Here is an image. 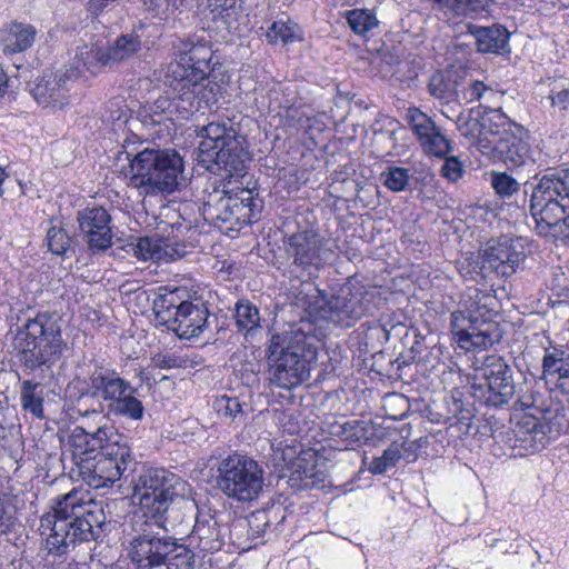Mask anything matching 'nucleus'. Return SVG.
<instances>
[{"label": "nucleus", "instance_id": "c03bdc74", "mask_svg": "<svg viewBox=\"0 0 569 569\" xmlns=\"http://www.w3.org/2000/svg\"><path fill=\"white\" fill-rule=\"evenodd\" d=\"M47 243L53 254L62 256L70 249L71 238L63 228L53 226L47 232Z\"/></svg>", "mask_w": 569, "mask_h": 569}, {"label": "nucleus", "instance_id": "20e7f679", "mask_svg": "<svg viewBox=\"0 0 569 569\" xmlns=\"http://www.w3.org/2000/svg\"><path fill=\"white\" fill-rule=\"evenodd\" d=\"M104 525L102 506L77 490L58 497L52 510L40 518L46 548L54 556L66 555L77 543L99 539Z\"/></svg>", "mask_w": 569, "mask_h": 569}, {"label": "nucleus", "instance_id": "58836bf2", "mask_svg": "<svg viewBox=\"0 0 569 569\" xmlns=\"http://www.w3.org/2000/svg\"><path fill=\"white\" fill-rule=\"evenodd\" d=\"M380 180L388 190L400 192L408 188L410 172L407 168L390 166L381 172Z\"/></svg>", "mask_w": 569, "mask_h": 569}, {"label": "nucleus", "instance_id": "a19ab883", "mask_svg": "<svg viewBox=\"0 0 569 569\" xmlns=\"http://www.w3.org/2000/svg\"><path fill=\"white\" fill-rule=\"evenodd\" d=\"M401 447L397 442L391 443L380 457L373 458L369 466V471L372 475H382L388 469L396 467L401 459Z\"/></svg>", "mask_w": 569, "mask_h": 569}, {"label": "nucleus", "instance_id": "7ed1b4c3", "mask_svg": "<svg viewBox=\"0 0 569 569\" xmlns=\"http://www.w3.org/2000/svg\"><path fill=\"white\" fill-rule=\"evenodd\" d=\"M211 48L207 41L189 38L178 47V60L170 67V88L173 96L159 97L151 110L153 116L171 119L177 114L182 119L208 108L216 101L212 88L207 89L203 81L211 70Z\"/></svg>", "mask_w": 569, "mask_h": 569}, {"label": "nucleus", "instance_id": "2eb2a0df", "mask_svg": "<svg viewBox=\"0 0 569 569\" xmlns=\"http://www.w3.org/2000/svg\"><path fill=\"white\" fill-rule=\"evenodd\" d=\"M139 465L127 437L122 435V441L114 439L92 457L81 458L79 470L89 487L101 489L113 486L121 478L127 479Z\"/></svg>", "mask_w": 569, "mask_h": 569}, {"label": "nucleus", "instance_id": "393cba45", "mask_svg": "<svg viewBox=\"0 0 569 569\" xmlns=\"http://www.w3.org/2000/svg\"><path fill=\"white\" fill-rule=\"evenodd\" d=\"M452 339L458 347L465 351L475 348L486 349L488 345H492L491 336L486 331H476L470 319H467L462 312H453L450 322Z\"/></svg>", "mask_w": 569, "mask_h": 569}, {"label": "nucleus", "instance_id": "6e6d98bb", "mask_svg": "<svg viewBox=\"0 0 569 569\" xmlns=\"http://www.w3.org/2000/svg\"><path fill=\"white\" fill-rule=\"evenodd\" d=\"M327 129V123L323 120V116L321 114H311L308 118L303 127L305 133L312 141L313 144H317L318 137Z\"/></svg>", "mask_w": 569, "mask_h": 569}, {"label": "nucleus", "instance_id": "37998d69", "mask_svg": "<svg viewBox=\"0 0 569 569\" xmlns=\"http://www.w3.org/2000/svg\"><path fill=\"white\" fill-rule=\"evenodd\" d=\"M479 121V134H498V110L486 106H478L471 109Z\"/></svg>", "mask_w": 569, "mask_h": 569}, {"label": "nucleus", "instance_id": "c756f323", "mask_svg": "<svg viewBox=\"0 0 569 569\" xmlns=\"http://www.w3.org/2000/svg\"><path fill=\"white\" fill-rule=\"evenodd\" d=\"M433 11L463 16L487 10L496 0H427Z\"/></svg>", "mask_w": 569, "mask_h": 569}, {"label": "nucleus", "instance_id": "0eeeda50", "mask_svg": "<svg viewBox=\"0 0 569 569\" xmlns=\"http://www.w3.org/2000/svg\"><path fill=\"white\" fill-rule=\"evenodd\" d=\"M537 233L556 246L569 244V167L549 169L530 198Z\"/></svg>", "mask_w": 569, "mask_h": 569}, {"label": "nucleus", "instance_id": "bb28decb", "mask_svg": "<svg viewBox=\"0 0 569 569\" xmlns=\"http://www.w3.org/2000/svg\"><path fill=\"white\" fill-rule=\"evenodd\" d=\"M109 66L104 47L79 46L76 49L73 61L66 70H76L78 78L84 72L94 73L100 67Z\"/></svg>", "mask_w": 569, "mask_h": 569}, {"label": "nucleus", "instance_id": "aec40b11", "mask_svg": "<svg viewBox=\"0 0 569 569\" xmlns=\"http://www.w3.org/2000/svg\"><path fill=\"white\" fill-rule=\"evenodd\" d=\"M77 79L76 70L44 74L30 84V93L39 104L46 108L62 109L69 103V92Z\"/></svg>", "mask_w": 569, "mask_h": 569}, {"label": "nucleus", "instance_id": "1a4fd4ad", "mask_svg": "<svg viewBox=\"0 0 569 569\" xmlns=\"http://www.w3.org/2000/svg\"><path fill=\"white\" fill-rule=\"evenodd\" d=\"M528 131L526 128L512 121L500 110V161L510 173L500 171V214L512 220L513 227L525 218V197L521 194V184L525 177L518 170L525 164L529 153Z\"/></svg>", "mask_w": 569, "mask_h": 569}, {"label": "nucleus", "instance_id": "b1692460", "mask_svg": "<svg viewBox=\"0 0 569 569\" xmlns=\"http://www.w3.org/2000/svg\"><path fill=\"white\" fill-rule=\"evenodd\" d=\"M37 28L30 23L11 21L0 29V48L4 56L11 57L29 50L37 37Z\"/></svg>", "mask_w": 569, "mask_h": 569}, {"label": "nucleus", "instance_id": "de8ad7c7", "mask_svg": "<svg viewBox=\"0 0 569 569\" xmlns=\"http://www.w3.org/2000/svg\"><path fill=\"white\" fill-rule=\"evenodd\" d=\"M498 377L486 378L483 382L475 385L477 397L487 407H498Z\"/></svg>", "mask_w": 569, "mask_h": 569}, {"label": "nucleus", "instance_id": "39448f33", "mask_svg": "<svg viewBox=\"0 0 569 569\" xmlns=\"http://www.w3.org/2000/svg\"><path fill=\"white\" fill-rule=\"evenodd\" d=\"M68 349L62 337V317L56 311H39L17 328L13 352L24 375L46 378L63 359Z\"/></svg>", "mask_w": 569, "mask_h": 569}, {"label": "nucleus", "instance_id": "f3484780", "mask_svg": "<svg viewBox=\"0 0 569 569\" xmlns=\"http://www.w3.org/2000/svg\"><path fill=\"white\" fill-rule=\"evenodd\" d=\"M196 521L190 535V543L203 553L219 551L229 533L223 519L226 511L217 509L209 499L196 501Z\"/></svg>", "mask_w": 569, "mask_h": 569}, {"label": "nucleus", "instance_id": "f8f14e48", "mask_svg": "<svg viewBox=\"0 0 569 569\" xmlns=\"http://www.w3.org/2000/svg\"><path fill=\"white\" fill-rule=\"evenodd\" d=\"M377 300L380 299L373 289L345 284L332 293L316 288L313 295L307 296L305 308L315 320L350 328L363 316L375 313Z\"/></svg>", "mask_w": 569, "mask_h": 569}, {"label": "nucleus", "instance_id": "680f3d73", "mask_svg": "<svg viewBox=\"0 0 569 569\" xmlns=\"http://www.w3.org/2000/svg\"><path fill=\"white\" fill-rule=\"evenodd\" d=\"M510 32L500 24V57H509L511 48L509 47L508 40Z\"/></svg>", "mask_w": 569, "mask_h": 569}, {"label": "nucleus", "instance_id": "423d86ee", "mask_svg": "<svg viewBox=\"0 0 569 569\" xmlns=\"http://www.w3.org/2000/svg\"><path fill=\"white\" fill-rule=\"evenodd\" d=\"M319 343L320 337L311 321L301 320L289 332L272 335L267 347L270 382L291 389L308 380L317 361Z\"/></svg>", "mask_w": 569, "mask_h": 569}, {"label": "nucleus", "instance_id": "a211bd4d", "mask_svg": "<svg viewBox=\"0 0 569 569\" xmlns=\"http://www.w3.org/2000/svg\"><path fill=\"white\" fill-rule=\"evenodd\" d=\"M78 234L91 254H100L113 244L112 218L102 206L89 204L77 212Z\"/></svg>", "mask_w": 569, "mask_h": 569}, {"label": "nucleus", "instance_id": "72a5a7b5", "mask_svg": "<svg viewBox=\"0 0 569 569\" xmlns=\"http://www.w3.org/2000/svg\"><path fill=\"white\" fill-rule=\"evenodd\" d=\"M422 151L432 157L445 158L451 152V141L446 137L440 127L418 140Z\"/></svg>", "mask_w": 569, "mask_h": 569}, {"label": "nucleus", "instance_id": "c9c22d12", "mask_svg": "<svg viewBox=\"0 0 569 569\" xmlns=\"http://www.w3.org/2000/svg\"><path fill=\"white\" fill-rule=\"evenodd\" d=\"M403 119L412 131L417 141L439 127L436 124L431 117L422 112L417 107H409L406 110Z\"/></svg>", "mask_w": 569, "mask_h": 569}, {"label": "nucleus", "instance_id": "4be33fe9", "mask_svg": "<svg viewBox=\"0 0 569 569\" xmlns=\"http://www.w3.org/2000/svg\"><path fill=\"white\" fill-rule=\"evenodd\" d=\"M209 315L208 307L199 298L189 307L182 308L166 326L181 339L198 338L209 327Z\"/></svg>", "mask_w": 569, "mask_h": 569}, {"label": "nucleus", "instance_id": "0e129e2a", "mask_svg": "<svg viewBox=\"0 0 569 569\" xmlns=\"http://www.w3.org/2000/svg\"><path fill=\"white\" fill-rule=\"evenodd\" d=\"M9 89V78L4 72L3 68L0 66V97H3Z\"/></svg>", "mask_w": 569, "mask_h": 569}, {"label": "nucleus", "instance_id": "4d7b16f0", "mask_svg": "<svg viewBox=\"0 0 569 569\" xmlns=\"http://www.w3.org/2000/svg\"><path fill=\"white\" fill-rule=\"evenodd\" d=\"M478 138V150L482 156L488 159H496L498 157V134H479Z\"/></svg>", "mask_w": 569, "mask_h": 569}, {"label": "nucleus", "instance_id": "9d476101", "mask_svg": "<svg viewBox=\"0 0 569 569\" xmlns=\"http://www.w3.org/2000/svg\"><path fill=\"white\" fill-rule=\"evenodd\" d=\"M129 557L137 569H193L194 553L169 536L166 525L136 520Z\"/></svg>", "mask_w": 569, "mask_h": 569}, {"label": "nucleus", "instance_id": "412c9836", "mask_svg": "<svg viewBox=\"0 0 569 569\" xmlns=\"http://www.w3.org/2000/svg\"><path fill=\"white\" fill-rule=\"evenodd\" d=\"M114 439L122 441V433L107 423L99 426L94 431H89L83 426H76L69 436V445L73 449V453L80 456L81 459L92 457Z\"/></svg>", "mask_w": 569, "mask_h": 569}, {"label": "nucleus", "instance_id": "4468645a", "mask_svg": "<svg viewBox=\"0 0 569 569\" xmlns=\"http://www.w3.org/2000/svg\"><path fill=\"white\" fill-rule=\"evenodd\" d=\"M283 249L290 264L309 276L322 268L332 253L312 212L297 213L295 230L283 236Z\"/></svg>", "mask_w": 569, "mask_h": 569}, {"label": "nucleus", "instance_id": "6ab92c4d", "mask_svg": "<svg viewBox=\"0 0 569 569\" xmlns=\"http://www.w3.org/2000/svg\"><path fill=\"white\" fill-rule=\"evenodd\" d=\"M520 228L523 220L513 227L512 220L500 217V276L507 279L523 268L530 253L529 239L518 234Z\"/></svg>", "mask_w": 569, "mask_h": 569}, {"label": "nucleus", "instance_id": "f257e3e1", "mask_svg": "<svg viewBox=\"0 0 569 569\" xmlns=\"http://www.w3.org/2000/svg\"><path fill=\"white\" fill-rule=\"evenodd\" d=\"M197 136V161L206 170L219 174L207 188L203 200V219L217 227L229 223V229H242L260 219L263 200L258 192L246 188H229L232 178L247 172L249 152L244 148V137L231 126L210 122L202 126Z\"/></svg>", "mask_w": 569, "mask_h": 569}, {"label": "nucleus", "instance_id": "6e6552de", "mask_svg": "<svg viewBox=\"0 0 569 569\" xmlns=\"http://www.w3.org/2000/svg\"><path fill=\"white\" fill-rule=\"evenodd\" d=\"M130 140H126L127 158L130 161L129 186L140 196L171 194L186 184L184 161L171 148H143L129 151Z\"/></svg>", "mask_w": 569, "mask_h": 569}, {"label": "nucleus", "instance_id": "603ef678", "mask_svg": "<svg viewBox=\"0 0 569 569\" xmlns=\"http://www.w3.org/2000/svg\"><path fill=\"white\" fill-rule=\"evenodd\" d=\"M440 172L448 181L456 182L462 177L465 167L457 157H445V162L441 166Z\"/></svg>", "mask_w": 569, "mask_h": 569}, {"label": "nucleus", "instance_id": "052dcab7", "mask_svg": "<svg viewBox=\"0 0 569 569\" xmlns=\"http://www.w3.org/2000/svg\"><path fill=\"white\" fill-rule=\"evenodd\" d=\"M555 383L556 388L559 389L563 395H569V363L567 367L561 369L553 376V379H549Z\"/></svg>", "mask_w": 569, "mask_h": 569}, {"label": "nucleus", "instance_id": "a878e982", "mask_svg": "<svg viewBox=\"0 0 569 569\" xmlns=\"http://www.w3.org/2000/svg\"><path fill=\"white\" fill-rule=\"evenodd\" d=\"M326 475L317 468L316 462L297 458L291 467L288 483L295 491L325 486Z\"/></svg>", "mask_w": 569, "mask_h": 569}, {"label": "nucleus", "instance_id": "4c0bfd02", "mask_svg": "<svg viewBox=\"0 0 569 569\" xmlns=\"http://www.w3.org/2000/svg\"><path fill=\"white\" fill-rule=\"evenodd\" d=\"M347 22L350 29L359 36H366L378 26L375 13L369 9H352L347 12Z\"/></svg>", "mask_w": 569, "mask_h": 569}, {"label": "nucleus", "instance_id": "774afa93", "mask_svg": "<svg viewBox=\"0 0 569 569\" xmlns=\"http://www.w3.org/2000/svg\"><path fill=\"white\" fill-rule=\"evenodd\" d=\"M421 348V343L419 341H416L415 345L411 347L412 352L419 351Z\"/></svg>", "mask_w": 569, "mask_h": 569}, {"label": "nucleus", "instance_id": "9b49d317", "mask_svg": "<svg viewBox=\"0 0 569 569\" xmlns=\"http://www.w3.org/2000/svg\"><path fill=\"white\" fill-rule=\"evenodd\" d=\"M133 498L141 515L136 520L166 525L168 512L182 502L188 483L179 475L164 468H147L131 480Z\"/></svg>", "mask_w": 569, "mask_h": 569}, {"label": "nucleus", "instance_id": "e2e57ef3", "mask_svg": "<svg viewBox=\"0 0 569 569\" xmlns=\"http://www.w3.org/2000/svg\"><path fill=\"white\" fill-rule=\"evenodd\" d=\"M496 248L493 246H489L483 251V262L489 263L490 268H492L495 271L498 269V266L496 262L498 261V254L495 253Z\"/></svg>", "mask_w": 569, "mask_h": 569}, {"label": "nucleus", "instance_id": "5fc2aeb1", "mask_svg": "<svg viewBox=\"0 0 569 569\" xmlns=\"http://www.w3.org/2000/svg\"><path fill=\"white\" fill-rule=\"evenodd\" d=\"M216 408L219 412L230 418H237L242 415V405L236 397L222 396L216 402Z\"/></svg>", "mask_w": 569, "mask_h": 569}, {"label": "nucleus", "instance_id": "13d9d810", "mask_svg": "<svg viewBox=\"0 0 569 569\" xmlns=\"http://www.w3.org/2000/svg\"><path fill=\"white\" fill-rule=\"evenodd\" d=\"M458 129L463 136L477 137L479 133V121L477 114H470L467 119L460 117L458 119Z\"/></svg>", "mask_w": 569, "mask_h": 569}, {"label": "nucleus", "instance_id": "5701e85b", "mask_svg": "<svg viewBox=\"0 0 569 569\" xmlns=\"http://www.w3.org/2000/svg\"><path fill=\"white\" fill-rule=\"evenodd\" d=\"M199 299L196 291H191L187 287L164 286L159 288V293L152 302V310L157 319L166 325L173 317L180 313L184 307Z\"/></svg>", "mask_w": 569, "mask_h": 569}, {"label": "nucleus", "instance_id": "cd10ccee", "mask_svg": "<svg viewBox=\"0 0 569 569\" xmlns=\"http://www.w3.org/2000/svg\"><path fill=\"white\" fill-rule=\"evenodd\" d=\"M141 48V37L136 29L119 36L112 44L104 47L109 66L132 58Z\"/></svg>", "mask_w": 569, "mask_h": 569}, {"label": "nucleus", "instance_id": "69168bd1", "mask_svg": "<svg viewBox=\"0 0 569 569\" xmlns=\"http://www.w3.org/2000/svg\"><path fill=\"white\" fill-rule=\"evenodd\" d=\"M490 181H491L492 189L495 190L496 193H498L499 181H498V171L497 170H491Z\"/></svg>", "mask_w": 569, "mask_h": 569}, {"label": "nucleus", "instance_id": "09e8293b", "mask_svg": "<svg viewBox=\"0 0 569 569\" xmlns=\"http://www.w3.org/2000/svg\"><path fill=\"white\" fill-rule=\"evenodd\" d=\"M310 116L309 108L306 106H296L292 104L287 108L284 113L286 123L296 129L302 130L308 118Z\"/></svg>", "mask_w": 569, "mask_h": 569}, {"label": "nucleus", "instance_id": "a18cd8bd", "mask_svg": "<svg viewBox=\"0 0 569 569\" xmlns=\"http://www.w3.org/2000/svg\"><path fill=\"white\" fill-rule=\"evenodd\" d=\"M17 522L16 509L9 495L0 491V536L10 532Z\"/></svg>", "mask_w": 569, "mask_h": 569}, {"label": "nucleus", "instance_id": "c85d7f7f", "mask_svg": "<svg viewBox=\"0 0 569 569\" xmlns=\"http://www.w3.org/2000/svg\"><path fill=\"white\" fill-rule=\"evenodd\" d=\"M20 405L22 410L33 419L44 418V397L41 382L27 379L20 383Z\"/></svg>", "mask_w": 569, "mask_h": 569}, {"label": "nucleus", "instance_id": "79ce46f5", "mask_svg": "<svg viewBox=\"0 0 569 569\" xmlns=\"http://www.w3.org/2000/svg\"><path fill=\"white\" fill-rule=\"evenodd\" d=\"M274 510H259L257 512H253L249 518V527L252 531V535L256 537H262L268 531H274L277 528V523H273L271 521V515ZM284 520V515L281 516L280 521L281 523Z\"/></svg>", "mask_w": 569, "mask_h": 569}, {"label": "nucleus", "instance_id": "864d4df0", "mask_svg": "<svg viewBox=\"0 0 569 569\" xmlns=\"http://www.w3.org/2000/svg\"><path fill=\"white\" fill-rule=\"evenodd\" d=\"M152 363L159 369L184 368L187 360L176 353H157L152 357Z\"/></svg>", "mask_w": 569, "mask_h": 569}, {"label": "nucleus", "instance_id": "7c9ffc66", "mask_svg": "<svg viewBox=\"0 0 569 569\" xmlns=\"http://www.w3.org/2000/svg\"><path fill=\"white\" fill-rule=\"evenodd\" d=\"M569 365V347L567 345H549L545 349L542 373L549 380Z\"/></svg>", "mask_w": 569, "mask_h": 569}, {"label": "nucleus", "instance_id": "2f4dec72", "mask_svg": "<svg viewBox=\"0 0 569 569\" xmlns=\"http://www.w3.org/2000/svg\"><path fill=\"white\" fill-rule=\"evenodd\" d=\"M234 320L238 331L252 335L260 328L259 309L247 299L239 300L234 307Z\"/></svg>", "mask_w": 569, "mask_h": 569}, {"label": "nucleus", "instance_id": "e433bc0d", "mask_svg": "<svg viewBox=\"0 0 569 569\" xmlns=\"http://www.w3.org/2000/svg\"><path fill=\"white\" fill-rule=\"evenodd\" d=\"M267 38L270 43H292L302 39L301 30L299 26L290 20H277L274 21L269 30L267 31Z\"/></svg>", "mask_w": 569, "mask_h": 569}, {"label": "nucleus", "instance_id": "49530a36", "mask_svg": "<svg viewBox=\"0 0 569 569\" xmlns=\"http://www.w3.org/2000/svg\"><path fill=\"white\" fill-rule=\"evenodd\" d=\"M339 435L348 442L361 443L367 440L368 428L362 420H350L340 426Z\"/></svg>", "mask_w": 569, "mask_h": 569}, {"label": "nucleus", "instance_id": "dca6fc26", "mask_svg": "<svg viewBox=\"0 0 569 569\" xmlns=\"http://www.w3.org/2000/svg\"><path fill=\"white\" fill-rule=\"evenodd\" d=\"M530 403L520 399L507 409L508 425H502L500 438L511 452L509 457L525 456L541 450L547 441L550 426L529 412Z\"/></svg>", "mask_w": 569, "mask_h": 569}, {"label": "nucleus", "instance_id": "3c124183", "mask_svg": "<svg viewBox=\"0 0 569 569\" xmlns=\"http://www.w3.org/2000/svg\"><path fill=\"white\" fill-rule=\"evenodd\" d=\"M548 98L551 106L566 110L569 107V87L565 86L562 81L553 80Z\"/></svg>", "mask_w": 569, "mask_h": 569}, {"label": "nucleus", "instance_id": "338daca9", "mask_svg": "<svg viewBox=\"0 0 569 569\" xmlns=\"http://www.w3.org/2000/svg\"><path fill=\"white\" fill-rule=\"evenodd\" d=\"M8 177V173L6 172V170L0 167V186H2L4 179ZM4 193L2 187H0V197H2Z\"/></svg>", "mask_w": 569, "mask_h": 569}, {"label": "nucleus", "instance_id": "bf43d9fd", "mask_svg": "<svg viewBox=\"0 0 569 569\" xmlns=\"http://www.w3.org/2000/svg\"><path fill=\"white\" fill-rule=\"evenodd\" d=\"M488 91V87L479 80L472 81L463 91V97L467 101L480 100L485 92Z\"/></svg>", "mask_w": 569, "mask_h": 569}, {"label": "nucleus", "instance_id": "f704fd0d", "mask_svg": "<svg viewBox=\"0 0 569 569\" xmlns=\"http://www.w3.org/2000/svg\"><path fill=\"white\" fill-rule=\"evenodd\" d=\"M521 386L517 387L510 373V368L507 365L500 362V419L506 418L507 409L512 407L509 405L510 400L516 397V400L520 399L525 401L519 395Z\"/></svg>", "mask_w": 569, "mask_h": 569}, {"label": "nucleus", "instance_id": "f03ea898", "mask_svg": "<svg viewBox=\"0 0 569 569\" xmlns=\"http://www.w3.org/2000/svg\"><path fill=\"white\" fill-rule=\"evenodd\" d=\"M69 390L81 418L121 417L140 421L144 416V406L136 396L138 388L104 360L78 365Z\"/></svg>", "mask_w": 569, "mask_h": 569}, {"label": "nucleus", "instance_id": "ea45409f", "mask_svg": "<svg viewBox=\"0 0 569 569\" xmlns=\"http://www.w3.org/2000/svg\"><path fill=\"white\" fill-rule=\"evenodd\" d=\"M163 238L142 237L139 238L134 246V256L142 260L162 261Z\"/></svg>", "mask_w": 569, "mask_h": 569}, {"label": "nucleus", "instance_id": "473e14b6", "mask_svg": "<svg viewBox=\"0 0 569 569\" xmlns=\"http://www.w3.org/2000/svg\"><path fill=\"white\" fill-rule=\"evenodd\" d=\"M428 92L440 101L450 102L457 97L458 83L450 73L438 71L429 79Z\"/></svg>", "mask_w": 569, "mask_h": 569}, {"label": "nucleus", "instance_id": "ddd939ff", "mask_svg": "<svg viewBox=\"0 0 569 569\" xmlns=\"http://www.w3.org/2000/svg\"><path fill=\"white\" fill-rule=\"evenodd\" d=\"M213 481L227 498L250 503L263 490L264 470L252 457L233 452L219 460Z\"/></svg>", "mask_w": 569, "mask_h": 569}, {"label": "nucleus", "instance_id": "8fccbe9b", "mask_svg": "<svg viewBox=\"0 0 569 569\" xmlns=\"http://www.w3.org/2000/svg\"><path fill=\"white\" fill-rule=\"evenodd\" d=\"M188 244L176 239L163 238L162 261L169 262L189 253Z\"/></svg>", "mask_w": 569, "mask_h": 569}]
</instances>
